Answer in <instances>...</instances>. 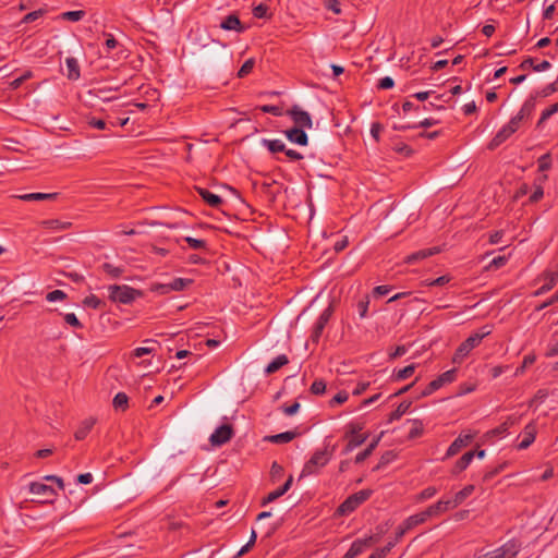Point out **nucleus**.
<instances>
[{"instance_id": "nucleus-1", "label": "nucleus", "mask_w": 558, "mask_h": 558, "mask_svg": "<svg viewBox=\"0 0 558 558\" xmlns=\"http://www.w3.org/2000/svg\"><path fill=\"white\" fill-rule=\"evenodd\" d=\"M201 57L213 66L231 62V53L227 50V46L216 39H210L202 46Z\"/></svg>"}, {"instance_id": "nucleus-2", "label": "nucleus", "mask_w": 558, "mask_h": 558, "mask_svg": "<svg viewBox=\"0 0 558 558\" xmlns=\"http://www.w3.org/2000/svg\"><path fill=\"white\" fill-rule=\"evenodd\" d=\"M330 460L331 451L328 450V446H325L324 449L316 450L303 465L299 480L318 474L319 470L327 465Z\"/></svg>"}, {"instance_id": "nucleus-3", "label": "nucleus", "mask_w": 558, "mask_h": 558, "mask_svg": "<svg viewBox=\"0 0 558 558\" xmlns=\"http://www.w3.org/2000/svg\"><path fill=\"white\" fill-rule=\"evenodd\" d=\"M108 289H109V299L112 302H118L121 304H131L137 298H142L144 295L143 291L137 290V289L132 288L126 284H122V286L112 284Z\"/></svg>"}, {"instance_id": "nucleus-4", "label": "nucleus", "mask_w": 558, "mask_h": 558, "mask_svg": "<svg viewBox=\"0 0 558 558\" xmlns=\"http://www.w3.org/2000/svg\"><path fill=\"white\" fill-rule=\"evenodd\" d=\"M373 495V489L366 488L360 492H356L344 499L343 502L337 508V513L339 515H348L355 511L362 504L371 498Z\"/></svg>"}, {"instance_id": "nucleus-5", "label": "nucleus", "mask_w": 558, "mask_h": 558, "mask_svg": "<svg viewBox=\"0 0 558 558\" xmlns=\"http://www.w3.org/2000/svg\"><path fill=\"white\" fill-rule=\"evenodd\" d=\"M335 302L336 300L332 299L329 303V305L323 311V313L319 315L318 319L316 320L312 333H311V340L314 343H318L322 333L328 324L330 317L332 316L335 312Z\"/></svg>"}, {"instance_id": "nucleus-6", "label": "nucleus", "mask_w": 558, "mask_h": 558, "mask_svg": "<svg viewBox=\"0 0 558 558\" xmlns=\"http://www.w3.org/2000/svg\"><path fill=\"white\" fill-rule=\"evenodd\" d=\"M28 488L32 494L38 496L37 501L41 504L52 502L57 497V492L52 486L40 482H32Z\"/></svg>"}, {"instance_id": "nucleus-7", "label": "nucleus", "mask_w": 558, "mask_h": 558, "mask_svg": "<svg viewBox=\"0 0 558 558\" xmlns=\"http://www.w3.org/2000/svg\"><path fill=\"white\" fill-rule=\"evenodd\" d=\"M287 114L292 119L294 128L312 129L313 120L311 114L298 105H294L287 110Z\"/></svg>"}, {"instance_id": "nucleus-8", "label": "nucleus", "mask_w": 558, "mask_h": 558, "mask_svg": "<svg viewBox=\"0 0 558 558\" xmlns=\"http://www.w3.org/2000/svg\"><path fill=\"white\" fill-rule=\"evenodd\" d=\"M234 435V430L232 425L230 424H222L218 426L215 432L210 435L209 441L213 446L220 447L228 441L231 440V438Z\"/></svg>"}, {"instance_id": "nucleus-9", "label": "nucleus", "mask_w": 558, "mask_h": 558, "mask_svg": "<svg viewBox=\"0 0 558 558\" xmlns=\"http://www.w3.org/2000/svg\"><path fill=\"white\" fill-rule=\"evenodd\" d=\"M538 280H544V284L541 286L534 293L533 295L534 296H539V295H543L545 293H547L548 291H550L556 284H557V281H558V272L557 271H550V270H545L539 277H538Z\"/></svg>"}, {"instance_id": "nucleus-10", "label": "nucleus", "mask_w": 558, "mask_h": 558, "mask_svg": "<svg viewBox=\"0 0 558 558\" xmlns=\"http://www.w3.org/2000/svg\"><path fill=\"white\" fill-rule=\"evenodd\" d=\"M480 343L477 339L472 335L469 336L457 348L453 354V363H458L463 360L474 348H476Z\"/></svg>"}, {"instance_id": "nucleus-11", "label": "nucleus", "mask_w": 558, "mask_h": 558, "mask_svg": "<svg viewBox=\"0 0 558 558\" xmlns=\"http://www.w3.org/2000/svg\"><path fill=\"white\" fill-rule=\"evenodd\" d=\"M473 438V434H460L447 449L446 457L450 458L459 453L462 448L472 442Z\"/></svg>"}, {"instance_id": "nucleus-12", "label": "nucleus", "mask_w": 558, "mask_h": 558, "mask_svg": "<svg viewBox=\"0 0 558 558\" xmlns=\"http://www.w3.org/2000/svg\"><path fill=\"white\" fill-rule=\"evenodd\" d=\"M292 484H293V476L289 475L287 481L280 487H278L274 492H270L267 496H265L262 499L260 506L264 507V506L277 500L278 498L282 497L291 488Z\"/></svg>"}, {"instance_id": "nucleus-13", "label": "nucleus", "mask_w": 558, "mask_h": 558, "mask_svg": "<svg viewBox=\"0 0 558 558\" xmlns=\"http://www.w3.org/2000/svg\"><path fill=\"white\" fill-rule=\"evenodd\" d=\"M194 189L201 198L213 208H219L225 203V201L219 195L210 192L205 187L195 186Z\"/></svg>"}, {"instance_id": "nucleus-14", "label": "nucleus", "mask_w": 558, "mask_h": 558, "mask_svg": "<svg viewBox=\"0 0 558 558\" xmlns=\"http://www.w3.org/2000/svg\"><path fill=\"white\" fill-rule=\"evenodd\" d=\"M284 135L293 144L300 146H306L308 144V136L304 129L293 126L289 130H286Z\"/></svg>"}, {"instance_id": "nucleus-15", "label": "nucleus", "mask_w": 558, "mask_h": 558, "mask_svg": "<svg viewBox=\"0 0 558 558\" xmlns=\"http://www.w3.org/2000/svg\"><path fill=\"white\" fill-rule=\"evenodd\" d=\"M220 28L223 31H234L238 33H243L246 29L235 13L229 14L227 17H225L220 23Z\"/></svg>"}, {"instance_id": "nucleus-16", "label": "nucleus", "mask_w": 558, "mask_h": 558, "mask_svg": "<svg viewBox=\"0 0 558 558\" xmlns=\"http://www.w3.org/2000/svg\"><path fill=\"white\" fill-rule=\"evenodd\" d=\"M457 369L451 368L442 374H440L436 379L429 383V390H438L446 384H450L456 380Z\"/></svg>"}, {"instance_id": "nucleus-17", "label": "nucleus", "mask_w": 558, "mask_h": 558, "mask_svg": "<svg viewBox=\"0 0 558 558\" xmlns=\"http://www.w3.org/2000/svg\"><path fill=\"white\" fill-rule=\"evenodd\" d=\"M453 508H456V506H453L451 499H447V500L440 499L436 504L426 508L425 510H426V514L429 518H432V517H437V515L446 512L447 510L453 509Z\"/></svg>"}, {"instance_id": "nucleus-18", "label": "nucleus", "mask_w": 558, "mask_h": 558, "mask_svg": "<svg viewBox=\"0 0 558 558\" xmlns=\"http://www.w3.org/2000/svg\"><path fill=\"white\" fill-rule=\"evenodd\" d=\"M440 252L439 247L437 246H433V247H428V248H423V250H420L417 252H414L410 255H408L405 258H404V262L407 264H414L418 260H422V259H425L427 257H430L435 254H438Z\"/></svg>"}, {"instance_id": "nucleus-19", "label": "nucleus", "mask_w": 558, "mask_h": 558, "mask_svg": "<svg viewBox=\"0 0 558 558\" xmlns=\"http://www.w3.org/2000/svg\"><path fill=\"white\" fill-rule=\"evenodd\" d=\"M384 434H385V432H380V434L377 435L376 437H374L372 439V441L368 444V446L363 451L359 452L355 456L354 462L356 464L364 462L374 452V450L377 448L378 444L380 442Z\"/></svg>"}, {"instance_id": "nucleus-20", "label": "nucleus", "mask_w": 558, "mask_h": 558, "mask_svg": "<svg viewBox=\"0 0 558 558\" xmlns=\"http://www.w3.org/2000/svg\"><path fill=\"white\" fill-rule=\"evenodd\" d=\"M536 425L534 422L529 423L524 427V437L522 441L517 446L519 450L529 448L535 440L536 437Z\"/></svg>"}, {"instance_id": "nucleus-21", "label": "nucleus", "mask_w": 558, "mask_h": 558, "mask_svg": "<svg viewBox=\"0 0 558 558\" xmlns=\"http://www.w3.org/2000/svg\"><path fill=\"white\" fill-rule=\"evenodd\" d=\"M512 134L513 133L510 132V130L506 125H504L487 144V148L489 150H495L502 143H505Z\"/></svg>"}, {"instance_id": "nucleus-22", "label": "nucleus", "mask_w": 558, "mask_h": 558, "mask_svg": "<svg viewBox=\"0 0 558 558\" xmlns=\"http://www.w3.org/2000/svg\"><path fill=\"white\" fill-rule=\"evenodd\" d=\"M300 435L296 430H288L276 435L266 436L264 440L272 444H287Z\"/></svg>"}, {"instance_id": "nucleus-23", "label": "nucleus", "mask_w": 558, "mask_h": 558, "mask_svg": "<svg viewBox=\"0 0 558 558\" xmlns=\"http://www.w3.org/2000/svg\"><path fill=\"white\" fill-rule=\"evenodd\" d=\"M16 198L24 202H33V201H54L58 197V193H27L22 195H16Z\"/></svg>"}, {"instance_id": "nucleus-24", "label": "nucleus", "mask_w": 558, "mask_h": 558, "mask_svg": "<svg viewBox=\"0 0 558 558\" xmlns=\"http://www.w3.org/2000/svg\"><path fill=\"white\" fill-rule=\"evenodd\" d=\"M497 549L500 550L506 558H515L521 549V544L517 539H510Z\"/></svg>"}, {"instance_id": "nucleus-25", "label": "nucleus", "mask_w": 558, "mask_h": 558, "mask_svg": "<svg viewBox=\"0 0 558 558\" xmlns=\"http://www.w3.org/2000/svg\"><path fill=\"white\" fill-rule=\"evenodd\" d=\"M474 457H475L474 451L465 452L463 456H461L457 460L456 464L453 465V468L451 470V473L453 475H457V474L461 473L462 471H464L470 465V463L472 462Z\"/></svg>"}, {"instance_id": "nucleus-26", "label": "nucleus", "mask_w": 558, "mask_h": 558, "mask_svg": "<svg viewBox=\"0 0 558 558\" xmlns=\"http://www.w3.org/2000/svg\"><path fill=\"white\" fill-rule=\"evenodd\" d=\"M95 423L96 420L93 417L85 418L74 433L75 439L84 440L92 430V428L94 427Z\"/></svg>"}, {"instance_id": "nucleus-27", "label": "nucleus", "mask_w": 558, "mask_h": 558, "mask_svg": "<svg viewBox=\"0 0 558 558\" xmlns=\"http://www.w3.org/2000/svg\"><path fill=\"white\" fill-rule=\"evenodd\" d=\"M551 66L550 62L547 61V60H544L542 61L541 63L536 64L534 63V59L531 58V57H527L526 59H524L519 68L521 70H527L530 68H532L535 72H542V71H546L548 70L549 68Z\"/></svg>"}, {"instance_id": "nucleus-28", "label": "nucleus", "mask_w": 558, "mask_h": 558, "mask_svg": "<svg viewBox=\"0 0 558 558\" xmlns=\"http://www.w3.org/2000/svg\"><path fill=\"white\" fill-rule=\"evenodd\" d=\"M65 64L68 68L66 77L70 81H77L81 76V70L77 60L74 57H68L65 59Z\"/></svg>"}, {"instance_id": "nucleus-29", "label": "nucleus", "mask_w": 558, "mask_h": 558, "mask_svg": "<svg viewBox=\"0 0 558 558\" xmlns=\"http://www.w3.org/2000/svg\"><path fill=\"white\" fill-rule=\"evenodd\" d=\"M429 517L426 514V510L415 513L407 518L402 524L405 526V530H412L413 527L424 523Z\"/></svg>"}, {"instance_id": "nucleus-30", "label": "nucleus", "mask_w": 558, "mask_h": 558, "mask_svg": "<svg viewBox=\"0 0 558 558\" xmlns=\"http://www.w3.org/2000/svg\"><path fill=\"white\" fill-rule=\"evenodd\" d=\"M289 363V359L286 354L276 356L265 368L266 375H271L279 371L282 366Z\"/></svg>"}, {"instance_id": "nucleus-31", "label": "nucleus", "mask_w": 558, "mask_h": 558, "mask_svg": "<svg viewBox=\"0 0 558 558\" xmlns=\"http://www.w3.org/2000/svg\"><path fill=\"white\" fill-rule=\"evenodd\" d=\"M412 405V401L404 400L402 401L395 411H392L387 418V424H391L395 421L401 418L403 414H405Z\"/></svg>"}, {"instance_id": "nucleus-32", "label": "nucleus", "mask_w": 558, "mask_h": 558, "mask_svg": "<svg viewBox=\"0 0 558 558\" xmlns=\"http://www.w3.org/2000/svg\"><path fill=\"white\" fill-rule=\"evenodd\" d=\"M537 98H538L537 95L532 93L530 95V97L524 101L520 111L517 114L522 116V119L530 117L535 109V104H536Z\"/></svg>"}, {"instance_id": "nucleus-33", "label": "nucleus", "mask_w": 558, "mask_h": 558, "mask_svg": "<svg viewBox=\"0 0 558 558\" xmlns=\"http://www.w3.org/2000/svg\"><path fill=\"white\" fill-rule=\"evenodd\" d=\"M365 547H367L366 541L357 538L351 544L349 550L344 554L342 558H355L356 556L363 553Z\"/></svg>"}, {"instance_id": "nucleus-34", "label": "nucleus", "mask_w": 558, "mask_h": 558, "mask_svg": "<svg viewBox=\"0 0 558 558\" xmlns=\"http://www.w3.org/2000/svg\"><path fill=\"white\" fill-rule=\"evenodd\" d=\"M262 145L265 146L271 154L286 151V145L280 140H262Z\"/></svg>"}, {"instance_id": "nucleus-35", "label": "nucleus", "mask_w": 558, "mask_h": 558, "mask_svg": "<svg viewBox=\"0 0 558 558\" xmlns=\"http://www.w3.org/2000/svg\"><path fill=\"white\" fill-rule=\"evenodd\" d=\"M474 485H466L461 490H459L454 497L451 499L453 506L458 507L461 505L469 496H471L474 492Z\"/></svg>"}, {"instance_id": "nucleus-36", "label": "nucleus", "mask_w": 558, "mask_h": 558, "mask_svg": "<svg viewBox=\"0 0 558 558\" xmlns=\"http://www.w3.org/2000/svg\"><path fill=\"white\" fill-rule=\"evenodd\" d=\"M508 465H509V462L504 461V462L499 463L498 465H496L495 468L487 470L482 476V482L483 483L490 482L495 476H497L499 473H501L504 470H506L508 468Z\"/></svg>"}, {"instance_id": "nucleus-37", "label": "nucleus", "mask_w": 558, "mask_h": 558, "mask_svg": "<svg viewBox=\"0 0 558 558\" xmlns=\"http://www.w3.org/2000/svg\"><path fill=\"white\" fill-rule=\"evenodd\" d=\"M193 279L186 278H174L168 283L169 292L171 291H183L193 283Z\"/></svg>"}, {"instance_id": "nucleus-38", "label": "nucleus", "mask_w": 558, "mask_h": 558, "mask_svg": "<svg viewBox=\"0 0 558 558\" xmlns=\"http://www.w3.org/2000/svg\"><path fill=\"white\" fill-rule=\"evenodd\" d=\"M112 405L117 411H126L129 408V397L126 393L118 392L112 400Z\"/></svg>"}, {"instance_id": "nucleus-39", "label": "nucleus", "mask_w": 558, "mask_h": 558, "mask_svg": "<svg viewBox=\"0 0 558 558\" xmlns=\"http://www.w3.org/2000/svg\"><path fill=\"white\" fill-rule=\"evenodd\" d=\"M396 458H397V453L393 450L385 451L381 454L377 465L373 469V471L376 472V471L384 469L386 465L391 463Z\"/></svg>"}, {"instance_id": "nucleus-40", "label": "nucleus", "mask_w": 558, "mask_h": 558, "mask_svg": "<svg viewBox=\"0 0 558 558\" xmlns=\"http://www.w3.org/2000/svg\"><path fill=\"white\" fill-rule=\"evenodd\" d=\"M415 368H416L415 364H410V365L399 369L398 372H395L392 375V378L397 381L404 380L414 374Z\"/></svg>"}, {"instance_id": "nucleus-41", "label": "nucleus", "mask_w": 558, "mask_h": 558, "mask_svg": "<svg viewBox=\"0 0 558 558\" xmlns=\"http://www.w3.org/2000/svg\"><path fill=\"white\" fill-rule=\"evenodd\" d=\"M86 15L84 10L77 11H66L59 15V19L63 21L77 22L81 21Z\"/></svg>"}, {"instance_id": "nucleus-42", "label": "nucleus", "mask_w": 558, "mask_h": 558, "mask_svg": "<svg viewBox=\"0 0 558 558\" xmlns=\"http://www.w3.org/2000/svg\"><path fill=\"white\" fill-rule=\"evenodd\" d=\"M269 7L265 3L255 5L252 10L254 17L256 19H270L272 14L268 13Z\"/></svg>"}, {"instance_id": "nucleus-43", "label": "nucleus", "mask_w": 558, "mask_h": 558, "mask_svg": "<svg viewBox=\"0 0 558 558\" xmlns=\"http://www.w3.org/2000/svg\"><path fill=\"white\" fill-rule=\"evenodd\" d=\"M424 426L421 420H413V427L410 429L408 439L413 440L423 435Z\"/></svg>"}, {"instance_id": "nucleus-44", "label": "nucleus", "mask_w": 558, "mask_h": 558, "mask_svg": "<svg viewBox=\"0 0 558 558\" xmlns=\"http://www.w3.org/2000/svg\"><path fill=\"white\" fill-rule=\"evenodd\" d=\"M104 271L109 275L111 278H120L124 271L122 267H117L110 263L102 264Z\"/></svg>"}, {"instance_id": "nucleus-45", "label": "nucleus", "mask_w": 558, "mask_h": 558, "mask_svg": "<svg viewBox=\"0 0 558 558\" xmlns=\"http://www.w3.org/2000/svg\"><path fill=\"white\" fill-rule=\"evenodd\" d=\"M556 92H558V80L546 85L541 90H535L534 94L537 95V97H548Z\"/></svg>"}, {"instance_id": "nucleus-46", "label": "nucleus", "mask_w": 558, "mask_h": 558, "mask_svg": "<svg viewBox=\"0 0 558 558\" xmlns=\"http://www.w3.org/2000/svg\"><path fill=\"white\" fill-rule=\"evenodd\" d=\"M451 276L449 275H444V276H440L436 279H433V280H424L423 283L426 286V287H442L447 283H449L451 281Z\"/></svg>"}, {"instance_id": "nucleus-47", "label": "nucleus", "mask_w": 558, "mask_h": 558, "mask_svg": "<svg viewBox=\"0 0 558 558\" xmlns=\"http://www.w3.org/2000/svg\"><path fill=\"white\" fill-rule=\"evenodd\" d=\"M254 65H255V60L253 58L247 59L242 64L240 70L238 71V74H236L238 77L239 78H243V77L247 76L252 72V70L254 69Z\"/></svg>"}, {"instance_id": "nucleus-48", "label": "nucleus", "mask_w": 558, "mask_h": 558, "mask_svg": "<svg viewBox=\"0 0 558 558\" xmlns=\"http://www.w3.org/2000/svg\"><path fill=\"white\" fill-rule=\"evenodd\" d=\"M83 304L86 307L99 308L105 303L95 294H89L83 300Z\"/></svg>"}, {"instance_id": "nucleus-49", "label": "nucleus", "mask_w": 558, "mask_h": 558, "mask_svg": "<svg viewBox=\"0 0 558 558\" xmlns=\"http://www.w3.org/2000/svg\"><path fill=\"white\" fill-rule=\"evenodd\" d=\"M284 473V469L277 461H274L270 468V480L272 482L279 481Z\"/></svg>"}, {"instance_id": "nucleus-50", "label": "nucleus", "mask_w": 558, "mask_h": 558, "mask_svg": "<svg viewBox=\"0 0 558 558\" xmlns=\"http://www.w3.org/2000/svg\"><path fill=\"white\" fill-rule=\"evenodd\" d=\"M508 262V257L506 256H496L494 257L490 263L485 267L486 270H496V269H499L501 268L502 266L506 265V263Z\"/></svg>"}, {"instance_id": "nucleus-51", "label": "nucleus", "mask_w": 558, "mask_h": 558, "mask_svg": "<svg viewBox=\"0 0 558 558\" xmlns=\"http://www.w3.org/2000/svg\"><path fill=\"white\" fill-rule=\"evenodd\" d=\"M47 11L45 9H38L36 11H32L23 16V19L21 20V23L22 24L32 23V22L38 20L39 17H41Z\"/></svg>"}, {"instance_id": "nucleus-52", "label": "nucleus", "mask_w": 558, "mask_h": 558, "mask_svg": "<svg viewBox=\"0 0 558 558\" xmlns=\"http://www.w3.org/2000/svg\"><path fill=\"white\" fill-rule=\"evenodd\" d=\"M311 393L319 396L326 391V383L324 379H316L313 381L310 388Z\"/></svg>"}, {"instance_id": "nucleus-53", "label": "nucleus", "mask_w": 558, "mask_h": 558, "mask_svg": "<svg viewBox=\"0 0 558 558\" xmlns=\"http://www.w3.org/2000/svg\"><path fill=\"white\" fill-rule=\"evenodd\" d=\"M538 171H547L551 168V156L549 153L542 155L537 159Z\"/></svg>"}, {"instance_id": "nucleus-54", "label": "nucleus", "mask_w": 558, "mask_h": 558, "mask_svg": "<svg viewBox=\"0 0 558 558\" xmlns=\"http://www.w3.org/2000/svg\"><path fill=\"white\" fill-rule=\"evenodd\" d=\"M184 241L189 244V246L193 250H206L207 243L205 240L194 239L192 236L184 238Z\"/></svg>"}, {"instance_id": "nucleus-55", "label": "nucleus", "mask_w": 558, "mask_h": 558, "mask_svg": "<svg viewBox=\"0 0 558 558\" xmlns=\"http://www.w3.org/2000/svg\"><path fill=\"white\" fill-rule=\"evenodd\" d=\"M392 149L400 154V155H403L405 157H410L413 155L414 150L411 148V146L402 143V142H399V143H396L392 147Z\"/></svg>"}, {"instance_id": "nucleus-56", "label": "nucleus", "mask_w": 558, "mask_h": 558, "mask_svg": "<svg viewBox=\"0 0 558 558\" xmlns=\"http://www.w3.org/2000/svg\"><path fill=\"white\" fill-rule=\"evenodd\" d=\"M369 305V298L368 295L363 296L356 304L357 312L361 318H365L367 316Z\"/></svg>"}, {"instance_id": "nucleus-57", "label": "nucleus", "mask_w": 558, "mask_h": 558, "mask_svg": "<svg viewBox=\"0 0 558 558\" xmlns=\"http://www.w3.org/2000/svg\"><path fill=\"white\" fill-rule=\"evenodd\" d=\"M258 109L264 112V113H270L275 117H280L282 116V108L279 107V106H274V105H263V106H259Z\"/></svg>"}, {"instance_id": "nucleus-58", "label": "nucleus", "mask_w": 558, "mask_h": 558, "mask_svg": "<svg viewBox=\"0 0 558 558\" xmlns=\"http://www.w3.org/2000/svg\"><path fill=\"white\" fill-rule=\"evenodd\" d=\"M63 318L64 322L73 328L82 329L84 327L74 313H68Z\"/></svg>"}, {"instance_id": "nucleus-59", "label": "nucleus", "mask_w": 558, "mask_h": 558, "mask_svg": "<svg viewBox=\"0 0 558 558\" xmlns=\"http://www.w3.org/2000/svg\"><path fill=\"white\" fill-rule=\"evenodd\" d=\"M66 293L62 290H53L48 292L46 295V300L49 302L62 301L66 299Z\"/></svg>"}, {"instance_id": "nucleus-60", "label": "nucleus", "mask_w": 558, "mask_h": 558, "mask_svg": "<svg viewBox=\"0 0 558 558\" xmlns=\"http://www.w3.org/2000/svg\"><path fill=\"white\" fill-rule=\"evenodd\" d=\"M369 434L368 433H364L362 435H349V438H347L348 440H350V442L355 447H360L361 445H363L367 438H368Z\"/></svg>"}, {"instance_id": "nucleus-61", "label": "nucleus", "mask_w": 558, "mask_h": 558, "mask_svg": "<svg viewBox=\"0 0 558 558\" xmlns=\"http://www.w3.org/2000/svg\"><path fill=\"white\" fill-rule=\"evenodd\" d=\"M32 76H33L32 71H26L23 75H21L20 77L13 80L10 83V88L13 89V90L17 89L25 81H27Z\"/></svg>"}, {"instance_id": "nucleus-62", "label": "nucleus", "mask_w": 558, "mask_h": 558, "mask_svg": "<svg viewBox=\"0 0 558 558\" xmlns=\"http://www.w3.org/2000/svg\"><path fill=\"white\" fill-rule=\"evenodd\" d=\"M556 355H558V339H553L546 347L545 356L553 357Z\"/></svg>"}, {"instance_id": "nucleus-63", "label": "nucleus", "mask_w": 558, "mask_h": 558, "mask_svg": "<svg viewBox=\"0 0 558 558\" xmlns=\"http://www.w3.org/2000/svg\"><path fill=\"white\" fill-rule=\"evenodd\" d=\"M348 398L349 393L345 390H341L329 401V405L335 407L336 404H342Z\"/></svg>"}, {"instance_id": "nucleus-64", "label": "nucleus", "mask_w": 558, "mask_h": 558, "mask_svg": "<svg viewBox=\"0 0 558 558\" xmlns=\"http://www.w3.org/2000/svg\"><path fill=\"white\" fill-rule=\"evenodd\" d=\"M557 302H558V290L549 299H547L546 301H544L543 303L537 305L535 307V311H537V312L543 311L546 307H548Z\"/></svg>"}]
</instances>
